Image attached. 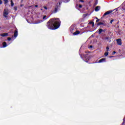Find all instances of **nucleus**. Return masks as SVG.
Returning <instances> with one entry per match:
<instances>
[{
  "instance_id": "1",
  "label": "nucleus",
  "mask_w": 125,
  "mask_h": 125,
  "mask_svg": "<svg viewBox=\"0 0 125 125\" xmlns=\"http://www.w3.org/2000/svg\"><path fill=\"white\" fill-rule=\"evenodd\" d=\"M61 21L57 18H52L47 22L46 27L49 30H56L60 27Z\"/></svg>"
},
{
  "instance_id": "2",
  "label": "nucleus",
  "mask_w": 125,
  "mask_h": 125,
  "mask_svg": "<svg viewBox=\"0 0 125 125\" xmlns=\"http://www.w3.org/2000/svg\"><path fill=\"white\" fill-rule=\"evenodd\" d=\"M118 8H116L113 10H109L108 11L106 12L102 16V18H103V17H105V16H106V15H109V14H111V13H112V12H113V11H118Z\"/></svg>"
},
{
  "instance_id": "3",
  "label": "nucleus",
  "mask_w": 125,
  "mask_h": 125,
  "mask_svg": "<svg viewBox=\"0 0 125 125\" xmlns=\"http://www.w3.org/2000/svg\"><path fill=\"white\" fill-rule=\"evenodd\" d=\"M59 9V6L57 5L54 9V10L52 11L51 14H55V13H57L58 12V10Z\"/></svg>"
},
{
  "instance_id": "4",
  "label": "nucleus",
  "mask_w": 125,
  "mask_h": 125,
  "mask_svg": "<svg viewBox=\"0 0 125 125\" xmlns=\"http://www.w3.org/2000/svg\"><path fill=\"white\" fill-rule=\"evenodd\" d=\"M7 15H8V11L5 9L3 11V17H5V18H7Z\"/></svg>"
},
{
  "instance_id": "5",
  "label": "nucleus",
  "mask_w": 125,
  "mask_h": 125,
  "mask_svg": "<svg viewBox=\"0 0 125 125\" xmlns=\"http://www.w3.org/2000/svg\"><path fill=\"white\" fill-rule=\"evenodd\" d=\"M116 42H117V44L118 45H122V39H118L116 40Z\"/></svg>"
},
{
  "instance_id": "6",
  "label": "nucleus",
  "mask_w": 125,
  "mask_h": 125,
  "mask_svg": "<svg viewBox=\"0 0 125 125\" xmlns=\"http://www.w3.org/2000/svg\"><path fill=\"white\" fill-rule=\"evenodd\" d=\"M104 62H106V58H103L100 60L98 63H104Z\"/></svg>"
},
{
  "instance_id": "7",
  "label": "nucleus",
  "mask_w": 125,
  "mask_h": 125,
  "mask_svg": "<svg viewBox=\"0 0 125 125\" xmlns=\"http://www.w3.org/2000/svg\"><path fill=\"white\" fill-rule=\"evenodd\" d=\"M85 58H86L87 61H85V62L86 63H88V61L89 59H90V56H88V55H86Z\"/></svg>"
},
{
  "instance_id": "8",
  "label": "nucleus",
  "mask_w": 125,
  "mask_h": 125,
  "mask_svg": "<svg viewBox=\"0 0 125 125\" xmlns=\"http://www.w3.org/2000/svg\"><path fill=\"white\" fill-rule=\"evenodd\" d=\"M1 37H8V33H1L0 34Z\"/></svg>"
},
{
  "instance_id": "9",
  "label": "nucleus",
  "mask_w": 125,
  "mask_h": 125,
  "mask_svg": "<svg viewBox=\"0 0 125 125\" xmlns=\"http://www.w3.org/2000/svg\"><path fill=\"white\" fill-rule=\"evenodd\" d=\"M70 31L71 32V33H72V34H74V31H75V28H74V26L70 27Z\"/></svg>"
},
{
  "instance_id": "10",
  "label": "nucleus",
  "mask_w": 125,
  "mask_h": 125,
  "mask_svg": "<svg viewBox=\"0 0 125 125\" xmlns=\"http://www.w3.org/2000/svg\"><path fill=\"white\" fill-rule=\"evenodd\" d=\"M18 36V31L17 30H15L14 33V37L15 38H16Z\"/></svg>"
},
{
  "instance_id": "11",
  "label": "nucleus",
  "mask_w": 125,
  "mask_h": 125,
  "mask_svg": "<svg viewBox=\"0 0 125 125\" xmlns=\"http://www.w3.org/2000/svg\"><path fill=\"white\" fill-rule=\"evenodd\" d=\"M81 33V32H80V31L77 30L75 32H73V35H74V36H77V35H79V34Z\"/></svg>"
},
{
  "instance_id": "12",
  "label": "nucleus",
  "mask_w": 125,
  "mask_h": 125,
  "mask_svg": "<svg viewBox=\"0 0 125 125\" xmlns=\"http://www.w3.org/2000/svg\"><path fill=\"white\" fill-rule=\"evenodd\" d=\"M99 10H100V6H97L95 7V11H99Z\"/></svg>"
},
{
  "instance_id": "13",
  "label": "nucleus",
  "mask_w": 125,
  "mask_h": 125,
  "mask_svg": "<svg viewBox=\"0 0 125 125\" xmlns=\"http://www.w3.org/2000/svg\"><path fill=\"white\" fill-rule=\"evenodd\" d=\"M2 45H3V47H6L7 46V44L6 43V42H3Z\"/></svg>"
},
{
  "instance_id": "14",
  "label": "nucleus",
  "mask_w": 125,
  "mask_h": 125,
  "mask_svg": "<svg viewBox=\"0 0 125 125\" xmlns=\"http://www.w3.org/2000/svg\"><path fill=\"white\" fill-rule=\"evenodd\" d=\"M89 24L92 25V27H94V22L90 21V22H89Z\"/></svg>"
},
{
  "instance_id": "15",
  "label": "nucleus",
  "mask_w": 125,
  "mask_h": 125,
  "mask_svg": "<svg viewBox=\"0 0 125 125\" xmlns=\"http://www.w3.org/2000/svg\"><path fill=\"white\" fill-rule=\"evenodd\" d=\"M103 32V29H102L101 28L99 29V35H100L101 34V33H102Z\"/></svg>"
},
{
  "instance_id": "16",
  "label": "nucleus",
  "mask_w": 125,
  "mask_h": 125,
  "mask_svg": "<svg viewBox=\"0 0 125 125\" xmlns=\"http://www.w3.org/2000/svg\"><path fill=\"white\" fill-rule=\"evenodd\" d=\"M100 25H104V23L100 22L97 23V26H100Z\"/></svg>"
},
{
  "instance_id": "17",
  "label": "nucleus",
  "mask_w": 125,
  "mask_h": 125,
  "mask_svg": "<svg viewBox=\"0 0 125 125\" xmlns=\"http://www.w3.org/2000/svg\"><path fill=\"white\" fill-rule=\"evenodd\" d=\"M4 2V4H6L8 3V0H3Z\"/></svg>"
},
{
  "instance_id": "18",
  "label": "nucleus",
  "mask_w": 125,
  "mask_h": 125,
  "mask_svg": "<svg viewBox=\"0 0 125 125\" xmlns=\"http://www.w3.org/2000/svg\"><path fill=\"white\" fill-rule=\"evenodd\" d=\"M14 5V3H13V1L12 0H11V6L13 7Z\"/></svg>"
},
{
  "instance_id": "19",
  "label": "nucleus",
  "mask_w": 125,
  "mask_h": 125,
  "mask_svg": "<svg viewBox=\"0 0 125 125\" xmlns=\"http://www.w3.org/2000/svg\"><path fill=\"white\" fill-rule=\"evenodd\" d=\"M108 55H109V52L108 51L104 53V56H108Z\"/></svg>"
},
{
  "instance_id": "20",
  "label": "nucleus",
  "mask_w": 125,
  "mask_h": 125,
  "mask_svg": "<svg viewBox=\"0 0 125 125\" xmlns=\"http://www.w3.org/2000/svg\"><path fill=\"white\" fill-rule=\"evenodd\" d=\"M109 39H110V37H106L104 38V40L105 41H108V40H109Z\"/></svg>"
},
{
  "instance_id": "21",
  "label": "nucleus",
  "mask_w": 125,
  "mask_h": 125,
  "mask_svg": "<svg viewBox=\"0 0 125 125\" xmlns=\"http://www.w3.org/2000/svg\"><path fill=\"white\" fill-rule=\"evenodd\" d=\"M114 21H116V20H111L110 22V24H113V22H114Z\"/></svg>"
},
{
  "instance_id": "22",
  "label": "nucleus",
  "mask_w": 125,
  "mask_h": 125,
  "mask_svg": "<svg viewBox=\"0 0 125 125\" xmlns=\"http://www.w3.org/2000/svg\"><path fill=\"white\" fill-rule=\"evenodd\" d=\"M14 9L15 11H17V6L14 7Z\"/></svg>"
},
{
  "instance_id": "23",
  "label": "nucleus",
  "mask_w": 125,
  "mask_h": 125,
  "mask_svg": "<svg viewBox=\"0 0 125 125\" xmlns=\"http://www.w3.org/2000/svg\"><path fill=\"white\" fill-rule=\"evenodd\" d=\"M45 18H46V15L43 16V20H46V19H45Z\"/></svg>"
},
{
  "instance_id": "24",
  "label": "nucleus",
  "mask_w": 125,
  "mask_h": 125,
  "mask_svg": "<svg viewBox=\"0 0 125 125\" xmlns=\"http://www.w3.org/2000/svg\"><path fill=\"white\" fill-rule=\"evenodd\" d=\"M79 7L80 8H82V7H83V5H82L81 4H79Z\"/></svg>"
},
{
  "instance_id": "25",
  "label": "nucleus",
  "mask_w": 125,
  "mask_h": 125,
  "mask_svg": "<svg viewBox=\"0 0 125 125\" xmlns=\"http://www.w3.org/2000/svg\"><path fill=\"white\" fill-rule=\"evenodd\" d=\"M43 8L45 9L46 10H47V7L45 6H43Z\"/></svg>"
},
{
  "instance_id": "26",
  "label": "nucleus",
  "mask_w": 125,
  "mask_h": 125,
  "mask_svg": "<svg viewBox=\"0 0 125 125\" xmlns=\"http://www.w3.org/2000/svg\"><path fill=\"white\" fill-rule=\"evenodd\" d=\"M106 49H107L106 51H108V50L110 49V48H109V47L107 46L106 48Z\"/></svg>"
},
{
  "instance_id": "27",
  "label": "nucleus",
  "mask_w": 125,
  "mask_h": 125,
  "mask_svg": "<svg viewBox=\"0 0 125 125\" xmlns=\"http://www.w3.org/2000/svg\"><path fill=\"white\" fill-rule=\"evenodd\" d=\"M100 20L97 19V20H96V22L97 23V22H99Z\"/></svg>"
},
{
  "instance_id": "28",
  "label": "nucleus",
  "mask_w": 125,
  "mask_h": 125,
  "mask_svg": "<svg viewBox=\"0 0 125 125\" xmlns=\"http://www.w3.org/2000/svg\"><path fill=\"white\" fill-rule=\"evenodd\" d=\"M7 40H8V41H11V38L9 37V38H8Z\"/></svg>"
},
{
  "instance_id": "29",
  "label": "nucleus",
  "mask_w": 125,
  "mask_h": 125,
  "mask_svg": "<svg viewBox=\"0 0 125 125\" xmlns=\"http://www.w3.org/2000/svg\"><path fill=\"white\" fill-rule=\"evenodd\" d=\"M43 21V20H42L39 21V23H42Z\"/></svg>"
},
{
  "instance_id": "30",
  "label": "nucleus",
  "mask_w": 125,
  "mask_h": 125,
  "mask_svg": "<svg viewBox=\"0 0 125 125\" xmlns=\"http://www.w3.org/2000/svg\"><path fill=\"white\" fill-rule=\"evenodd\" d=\"M0 4H2V0H0Z\"/></svg>"
},
{
  "instance_id": "31",
  "label": "nucleus",
  "mask_w": 125,
  "mask_h": 125,
  "mask_svg": "<svg viewBox=\"0 0 125 125\" xmlns=\"http://www.w3.org/2000/svg\"><path fill=\"white\" fill-rule=\"evenodd\" d=\"M80 1H81V2H84V1H83V0H80Z\"/></svg>"
},
{
  "instance_id": "32",
  "label": "nucleus",
  "mask_w": 125,
  "mask_h": 125,
  "mask_svg": "<svg viewBox=\"0 0 125 125\" xmlns=\"http://www.w3.org/2000/svg\"><path fill=\"white\" fill-rule=\"evenodd\" d=\"M83 16H84V17H85L87 16V15H86V14H83Z\"/></svg>"
},
{
  "instance_id": "33",
  "label": "nucleus",
  "mask_w": 125,
  "mask_h": 125,
  "mask_svg": "<svg viewBox=\"0 0 125 125\" xmlns=\"http://www.w3.org/2000/svg\"><path fill=\"white\" fill-rule=\"evenodd\" d=\"M112 54L113 55H114V54H116V51H113Z\"/></svg>"
},
{
  "instance_id": "34",
  "label": "nucleus",
  "mask_w": 125,
  "mask_h": 125,
  "mask_svg": "<svg viewBox=\"0 0 125 125\" xmlns=\"http://www.w3.org/2000/svg\"><path fill=\"white\" fill-rule=\"evenodd\" d=\"M39 6L38 5H35V7H38Z\"/></svg>"
},
{
  "instance_id": "35",
  "label": "nucleus",
  "mask_w": 125,
  "mask_h": 125,
  "mask_svg": "<svg viewBox=\"0 0 125 125\" xmlns=\"http://www.w3.org/2000/svg\"><path fill=\"white\" fill-rule=\"evenodd\" d=\"M90 48H92V47H93L92 45H90Z\"/></svg>"
},
{
  "instance_id": "36",
  "label": "nucleus",
  "mask_w": 125,
  "mask_h": 125,
  "mask_svg": "<svg viewBox=\"0 0 125 125\" xmlns=\"http://www.w3.org/2000/svg\"><path fill=\"white\" fill-rule=\"evenodd\" d=\"M119 23H120V21H118L117 22V24H119Z\"/></svg>"
},
{
  "instance_id": "37",
  "label": "nucleus",
  "mask_w": 125,
  "mask_h": 125,
  "mask_svg": "<svg viewBox=\"0 0 125 125\" xmlns=\"http://www.w3.org/2000/svg\"><path fill=\"white\" fill-rule=\"evenodd\" d=\"M81 58H83V57H82V55H81Z\"/></svg>"
},
{
  "instance_id": "38",
  "label": "nucleus",
  "mask_w": 125,
  "mask_h": 125,
  "mask_svg": "<svg viewBox=\"0 0 125 125\" xmlns=\"http://www.w3.org/2000/svg\"><path fill=\"white\" fill-rule=\"evenodd\" d=\"M96 4H97V3H96Z\"/></svg>"
}]
</instances>
